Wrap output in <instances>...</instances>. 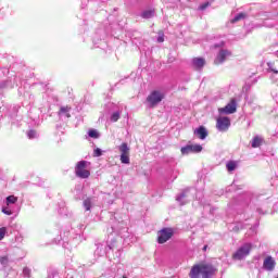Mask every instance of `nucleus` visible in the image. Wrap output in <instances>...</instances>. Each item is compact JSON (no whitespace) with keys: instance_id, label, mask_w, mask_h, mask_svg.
I'll return each instance as SVG.
<instances>
[{"instance_id":"28","label":"nucleus","mask_w":278,"mask_h":278,"mask_svg":"<svg viewBox=\"0 0 278 278\" xmlns=\"http://www.w3.org/2000/svg\"><path fill=\"white\" fill-rule=\"evenodd\" d=\"M2 212H3V214H7V216L12 215V212L9 210L3 208Z\"/></svg>"},{"instance_id":"10","label":"nucleus","mask_w":278,"mask_h":278,"mask_svg":"<svg viewBox=\"0 0 278 278\" xmlns=\"http://www.w3.org/2000/svg\"><path fill=\"white\" fill-rule=\"evenodd\" d=\"M229 55H231V51L225 50V49L219 50V52L214 61V64H216V65L223 64L227 60V58H229Z\"/></svg>"},{"instance_id":"25","label":"nucleus","mask_w":278,"mask_h":278,"mask_svg":"<svg viewBox=\"0 0 278 278\" xmlns=\"http://www.w3.org/2000/svg\"><path fill=\"white\" fill-rule=\"evenodd\" d=\"M206 8H210V2H205L199 7V10H205Z\"/></svg>"},{"instance_id":"18","label":"nucleus","mask_w":278,"mask_h":278,"mask_svg":"<svg viewBox=\"0 0 278 278\" xmlns=\"http://www.w3.org/2000/svg\"><path fill=\"white\" fill-rule=\"evenodd\" d=\"M18 201V198L15 195H9L7 198V205L14 204Z\"/></svg>"},{"instance_id":"27","label":"nucleus","mask_w":278,"mask_h":278,"mask_svg":"<svg viewBox=\"0 0 278 278\" xmlns=\"http://www.w3.org/2000/svg\"><path fill=\"white\" fill-rule=\"evenodd\" d=\"M28 138H36V130H29L28 131Z\"/></svg>"},{"instance_id":"30","label":"nucleus","mask_w":278,"mask_h":278,"mask_svg":"<svg viewBox=\"0 0 278 278\" xmlns=\"http://www.w3.org/2000/svg\"><path fill=\"white\" fill-rule=\"evenodd\" d=\"M203 251H207V245H204V247H203Z\"/></svg>"},{"instance_id":"21","label":"nucleus","mask_w":278,"mask_h":278,"mask_svg":"<svg viewBox=\"0 0 278 278\" xmlns=\"http://www.w3.org/2000/svg\"><path fill=\"white\" fill-rule=\"evenodd\" d=\"M84 207H86L87 212H90V207H91L90 199H87L84 201Z\"/></svg>"},{"instance_id":"12","label":"nucleus","mask_w":278,"mask_h":278,"mask_svg":"<svg viewBox=\"0 0 278 278\" xmlns=\"http://www.w3.org/2000/svg\"><path fill=\"white\" fill-rule=\"evenodd\" d=\"M192 66L195 68V71H201L203 66H205V59L203 58H194L192 60Z\"/></svg>"},{"instance_id":"4","label":"nucleus","mask_w":278,"mask_h":278,"mask_svg":"<svg viewBox=\"0 0 278 278\" xmlns=\"http://www.w3.org/2000/svg\"><path fill=\"white\" fill-rule=\"evenodd\" d=\"M163 99L164 93L154 90L147 97V103H149L150 108H155L159 103H162Z\"/></svg>"},{"instance_id":"3","label":"nucleus","mask_w":278,"mask_h":278,"mask_svg":"<svg viewBox=\"0 0 278 278\" xmlns=\"http://www.w3.org/2000/svg\"><path fill=\"white\" fill-rule=\"evenodd\" d=\"M175 236V230L173 228H163L157 231V242L159 244H166L170 238Z\"/></svg>"},{"instance_id":"1","label":"nucleus","mask_w":278,"mask_h":278,"mask_svg":"<svg viewBox=\"0 0 278 278\" xmlns=\"http://www.w3.org/2000/svg\"><path fill=\"white\" fill-rule=\"evenodd\" d=\"M216 273L213 265L206 263H198L193 265L189 271L190 278H210Z\"/></svg>"},{"instance_id":"24","label":"nucleus","mask_w":278,"mask_h":278,"mask_svg":"<svg viewBox=\"0 0 278 278\" xmlns=\"http://www.w3.org/2000/svg\"><path fill=\"white\" fill-rule=\"evenodd\" d=\"M7 229L5 227L0 228V240H3L5 238Z\"/></svg>"},{"instance_id":"31","label":"nucleus","mask_w":278,"mask_h":278,"mask_svg":"<svg viewBox=\"0 0 278 278\" xmlns=\"http://www.w3.org/2000/svg\"><path fill=\"white\" fill-rule=\"evenodd\" d=\"M67 118H71V114H67Z\"/></svg>"},{"instance_id":"11","label":"nucleus","mask_w":278,"mask_h":278,"mask_svg":"<svg viewBox=\"0 0 278 278\" xmlns=\"http://www.w3.org/2000/svg\"><path fill=\"white\" fill-rule=\"evenodd\" d=\"M275 265L276 263L273 256H267L263 262V268H265V270H269V271L275 270Z\"/></svg>"},{"instance_id":"5","label":"nucleus","mask_w":278,"mask_h":278,"mask_svg":"<svg viewBox=\"0 0 278 278\" xmlns=\"http://www.w3.org/2000/svg\"><path fill=\"white\" fill-rule=\"evenodd\" d=\"M252 245L251 243H244L241 248H239L233 254L232 260L240 261L244 260L249 253H251Z\"/></svg>"},{"instance_id":"9","label":"nucleus","mask_w":278,"mask_h":278,"mask_svg":"<svg viewBox=\"0 0 278 278\" xmlns=\"http://www.w3.org/2000/svg\"><path fill=\"white\" fill-rule=\"evenodd\" d=\"M119 153H121V162L122 164H129V146L127 143H122L119 147Z\"/></svg>"},{"instance_id":"13","label":"nucleus","mask_w":278,"mask_h":278,"mask_svg":"<svg viewBox=\"0 0 278 278\" xmlns=\"http://www.w3.org/2000/svg\"><path fill=\"white\" fill-rule=\"evenodd\" d=\"M194 134L198 136V138H200V140H205V138H207V129H205L203 126L195 129Z\"/></svg>"},{"instance_id":"22","label":"nucleus","mask_w":278,"mask_h":278,"mask_svg":"<svg viewBox=\"0 0 278 278\" xmlns=\"http://www.w3.org/2000/svg\"><path fill=\"white\" fill-rule=\"evenodd\" d=\"M101 155H103V152L101 151V149L97 148L93 151V157H101Z\"/></svg>"},{"instance_id":"17","label":"nucleus","mask_w":278,"mask_h":278,"mask_svg":"<svg viewBox=\"0 0 278 278\" xmlns=\"http://www.w3.org/2000/svg\"><path fill=\"white\" fill-rule=\"evenodd\" d=\"M257 147H262V138L254 137L252 140V148L257 149Z\"/></svg>"},{"instance_id":"7","label":"nucleus","mask_w":278,"mask_h":278,"mask_svg":"<svg viewBox=\"0 0 278 278\" xmlns=\"http://www.w3.org/2000/svg\"><path fill=\"white\" fill-rule=\"evenodd\" d=\"M231 127V119L227 116H222L216 119V129L218 131H227Z\"/></svg>"},{"instance_id":"6","label":"nucleus","mask_w":278,"mask_h":278,"mask_svg":"<svg viewBox=\"0 0 278 278\" xmlns=\"http://www.w3.org/2000/svg\"><path fill=\"white\" fill-rule=\"evenodd\" d=\"M237 111L238 102L233 98L229 101V103L226 106L218 109V112L220 114H236Z\"/></svg>"},{"instance_id":"23","label":"nucleus","mask_w":278,"mask_h":278,"mask_svg":"<svg viewBox=\"0 0 278 278\" xmlns=\"http://www.w3.org/2000/svg\"><path fill=\"white\" fill-rule=\"evenodd\" d=\"M68 110H71V108L68 106H62L59 111V114H66L68 112Z\"/></svg>"},{"instance_id":"15","label":"nucleus","mask_w":278,"mask_h":278,"mask_svg":"<svg viewBox=\"0 0 278 278\" xmlns=\"http://www.w3.org/2000/svg\"><path fill=\"white\" fill-rule=\"evenodd\" d=\"M226 168L228 173H233L236 168H238V162L236 161H228L226 164Z\"/></svg>"},{"instance_id":"8","label":"nucleus","mask_w":278,"mask_h":278,"mask_svg":"<svg viewBox=\"0 0 278 278\" xmlns=\"http://www.w3.org/2000/svg\"><path fill=\"white\" fill-rule=\"evenodd\" d=\"M203 147L201 144H188L180 149L181 155H189V153H201Z\"/></svg>"},{"instance_id":"19","label":"nucleus","mask_w":278,"mask_h":278,"mask_svg":"<svg viewBox=\"0 0 278 278\" xmlns=\"http://www.w3.org/2000/svg\"><path fill=\"white\" fill-rule=\"evenodd\" d=\"M118 118H121V113H118V112L113 113L111 116V121L113 123H117Z\"/></svg>"},{"instance_id":"29","label":"nucleus","mask_w":278,"mask_h":278,"mask_svg":"<svg viewBox=\"0 0 278 278\" xmlns=\"http://www.w3.org/2000/svg\"><path fill=\"white\" fill-rule=\"evenodd\" d=\"M164 41V37H159L157 38V42H163Z\"/></svg>"},{"instance_id":"26","label":"nucleus","mask_w":278,"mask_h":278,"mask_svg":"<svg viewBox=\"0 0 278 278\" xmlns=\"http://www.w3.org/2000/svg\"><path fill=\"white\" fill-rule=\"evenodd\" d=\"M0 264H2V265L8 264V256H1L0 257Z\"/></svg>"},{"instance_id":"16","label":"nucleus","mask_w":278,"mask_h":278,"mask_svg":"<svg viewBox=\"0 0 278 278\" xmlns=\"http://www.w3.org/2000/svg\"><path fill=\"white\" fill-rule=\"evenodd\" d=\"M243 18H247V13H239L237 14L230 23H238L239 21H242Z\"/></svg>"},{"instance_id":"2","label":"nucleus","mask_w":278,"mask_h":278,"mask_svg":"<svg viewBox=\"0 0 278 278\" xmlns=\"http://www.w3.org/2000/svg\"><path fill=\"white\" fill-rule=\"evenodd\" d=\"M88 166L87 161H79L75 167V175L80 179H88L90 177V170L86 169Z\"/></svg>"},{"instance_id":"14","label":"nucleus","mask_w":278,"mask_h":278,"mask_svg":"<svg viewBox=\"0 0 278 278\" xmlns=\"http://www.w3.org/2000/svg\"><path fill=\"white\" fill-rule=\"evenodd\" d=\"M155 16V9L146 10L141 13L142 18H153Z\"/></svg>"},{"instance_id":"20","label":"nucleus","mask_w":278,"mask_h":278,"mask_svg":"<svg viewBox=\"0 0 278 278\" xmlns=\"http://www.w3.org/2000/svg\"><path fill=\"white\" fill-rule=\"evenodd\" d=\"M88 136L89 138H99V132L94 129H90Z\"/></svg>"}]
</instances>
